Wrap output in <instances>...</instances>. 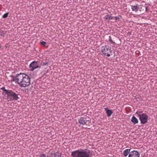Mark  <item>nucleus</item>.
Returning a JSON list of instances; mask_svg holds the SVG:
<instances>
[{"instance_id":"9b49d317","label":"nucleus","mask_w":157,"mask_h":157,"mask_svg":"<svg viewBox=\"0 0 157 157\" xmlns=\"http://www.w3.org/2000/svg\"><path fill=\"white\" fill-rule=\"evenodd\" d=\"M105 109L108 117H110L113 113L112 110L109 109L108 108H105Z\"/></svg>"},{"instance_id":"20e7f679","label":"nucleus","mask_w":157,"mask_h":157,"mask_svg":"<svg viewBox=\"0 0 157 157\" xmlns=\"http://www.w3.org/2000/svg\"><path fill=\"white\" fill-rule=\"evenodd\" d=\"M25 77L23 79V80L21 81V82L20 83H19V85L21 87H26L29 86L30 84V78L29 76L26 75H25Z\"/></svg>"},{"instance_id":"a878e982","label":"nucleus","mask_w":157,"mask_h":157,"mask_svg":"<svg viewBox=\"0 0 157 157\" xmlns=\"http://www.w3.org/2000/svg\"><path fill=\"white\" fill-rule=\"evenodd\" d=\"M147 7H145V10H146V12H147Z\"/></svg>"},{"instance_id":"412c9836","label":"nucleus","mask_w":157,"mask_h":157,"mask_svg":"<svg viewBox=\"0 0 157 157\" xmlns=\"http://www.w3.org/2000/svg\"><path fill=\"white\" fill-rule=\"evenodd\" d=\"M5 33H4V31L0 29V35L2 36H3L5 34Z\"/></svg>"},{"instance_id":"f8f14e48","label":"nucleus","mask_w":157,"mask_h":157,"mask_svg":"<svg viewBox=\"0 0 157 157\" xmlns=\"http://www.w3.org/2000/svg\"><path fill=\"white\" fill-rule=\"evenodd\" d=\"M78 122L80 124L84 125V124L86 125V122L84 117H81L78 120Z\"/></svg>"},{"instance_id":"393cba45","label":"nucleus","mask_w":157,"mask_h":157,"mask_svg":"<svg viewBox=\"0 0 157 157\" xmlns=\"http://www.w3.org/2000/svg\"><path fill=\"white\" fill-rule=\"evenodd\" d=\"M5 47H6V49H7V48H9V46L8 45V44H6L5 46Z\"/></svg>"},{"instance_id":"9d476101","label":"nucleus","mask_w":157,"mask_h":157,"mask_svg":"<svg viewBox=\"0 0 157 157\" xmlns=\"http://www.w3.org/2000/svg\"><path fill=\"white\" fill-rule=\"evenodd\" d=\"M131 8L133 11L136 12L140 8V6L137 4H136L135 5H132Z\"/></svg>"},{"instance_id":"423d86ee","label":"nucleus","mask_w":157,"mask_h":157,"mask_svg":"<svg viewBox=\"0 0 157 157\" xmlns=\"http://www.w3.org/2000/svg\"><path fill=\"white\" fill-rule=\"evenodd\" d=\"M101 52L105 56L107 57H109L110 56V54L109 53H111L112 52V50L111 49V48H110L108 46L105 45L104 48L101 50Z\"/></svg>"},{"instance_id":"6e6552de","label":"nucleus","mask_w":157,"mask_h":157,"mask_svg":"<svg viewBox=\"0 0 157 157\" xmlns=\"http://www.w3.org/2000/svg\"><path fill=\"white\" fill-rule=\"evenodd\" d=\"M49 63V60L48 59H47L45 61H43L41 62L39 66L40 68H45V69L47 68L48 67V64Z\"/></svg>"},{"instance_id":"2eb2a0df","label":"nucleus","mask_w":157,"mask_h":157,"mask_svg":"<svg viewBox=\"0 0 157 157\" xmlns=\"http://www.w3.org/2000/svg\"><path fill=\"white\" fill-rule=\"evenodd\" d=\"M105 19L106 20H111L113 18V17L109 14H108L106 15L105 17Z\"/></svg>"},{"instance_id":"4be33fe9","label":"nucleus","mask_w":157,"mask_h":157,"mask_svg":"<svg viewBox=\"0 0 157 157\" xmlns=\"http://www.w3.org/2000/svg\"><path fill=\"white\" fill-rule=\"evenodd\" d=\"M109 41L112 44H115V43L114 42H113L111 39V37L110 36H109Z\"/></svg>"},{"instance_id":"1a4fd4ad","label":"nucleus","mask_w":157,"mask_h":157,"mask_svg":"<svg viewBox=\"0 0 157 157\" xmlns=\"http://www.w3.org/2000/svg\"><path fill=\"white\" fill-rule=\"evenodd\" d=\"M140 154L137 151L134 150L131 151L128 157H139Z\"/></svg>"},{"instance_id":"f03ea898","label":"nucleus","mask_w":157,"mask_h":157,"mask_svg":"<svg viewBox=\"0 0 157 157\" xmlns=\"http://www.w3.org/2000/svg\"><path fill=\"white\" fill-rule=\"evenodd\" d=\"M6 95H7V99L10 101H17L19 99L18 97V94H17L12 90H10Z\"/></svg>"},{"instance_id":"0eeeda50","label":"nucleus","mask_w":157,"mask_h":157,"mask_svg":"<svg viewBox=\"0 0 157 157\" xmlns=\"http://www.w3.org/2000/svg\"><path fill=\"white\" fill-rule=\"evenodd\" d=\"M29 68L32 71H34L37 68H40L37 62L33 61L29 65Z\"/></svg>"},{"instance_id":"cd10ccee","label":"nucleus","mask_w":157,"mask_h":157,"mask_svg":"<svg viewBox=\"0 0 157 157\" xmlns=\"http://www.w3.org/2000/svg\"><path fill=\"white\" fill-rule=\"evenodd\" d=\"M1 44H0V48H1Z\"/></svg>"},{"instance_id":"5701e85b","label":"nucleus","mask_w":157,"mask_h":157,"mask_svg":"<svg viewBox=\"0 0 157 157\" xmlns=\"http://www.w3.org/2000/svg\"><path fill=\"white\" fill-rule=\"evenodd\" d=\"M84 118L85 121L86 122L87 121H89L90 120V117H84Z\"/></svg>"},{"instance_id":"4468645a","label":"nucleus","mask_w":157,"mask_h":157,"mask_svg":"<svg viewBox=\"0 0 157 157\" xmlns=\"http://www.w3.org/2000/svg\"><path fill=\"white\" fill-rule=\"evenodd\" d=\"M131 149H125L123 151V155L125 156H127L130 153L131 151Z\"/></svg>"},{"instance_id":"b1692460","label":"nucleus","mask_w":157,"mask_h":157,"mask_svg":"<svg viewBox=\"0 0 157 157\" xmlns=\"http://www.w3.org/2000/svg\"><path fill=\"white\" fill-rule=\"evenodd\" d=\"M46 157V154H42L40 155V157Z\"/></svg>"},{"instance_id":"aec40b11","label":"nucleus","mask_w":157,"mask_h":157,"mask_svg":"<svg viewBox=\"0 0 157 157\" xmlns=\"http://www.w3.org/2000/svg\"><path fill=\"white\" fill-rule=\"evenodd\" d=\"M121 17V15H119L117 17H115V20L119 21V20L120 18Z\"/></svg>"},{"instance_id":"f257e3e1","label":"nucleus","mask_w":157,"mask_h":157,"mask_svg":"<svg viewBox=\"0 0 157 157\" xmlns=\"http://www.w3.org/2000/svg\"><path fill=\"white\" fill-rule=\"evenodd\" d=\"M71 155L73 157H92L91 151L87 148L81 149L73 151Z\"/></svg>"},{"instance_id":"f3484780","label":"nucleus","mask_w":157,"mask_h":157,"mask_svg":"<svg viewBox=\"0 0 157 157\" xmlns=\"http://www.w3.org/2000/svg\"><path fill=\"white\" fill-rule=\"evenodd\" d=\"M60 155L56 154V153H51V155L50 156V157H61Z\"/></svg>"},{"instance_id":"ddd939ff","label":"nucleus","mask_w":157,"mask_h":157,"mask_svg":"<svg viewBox=\"0 0 157 157\" xmlns=\"http://www.w3.org/2000/svg\"><path fill=\"white\" fill-rule=\"evenodd\" d=\"M131 121L134 124H137L138 123V120L134 116H133L132 118Z\"/></svg>"},{"instance_id":"6ab92c4d","label":"nucleus","mask_w":157,"mask_h":157,"mask_svg":"<svg viewBox=\"0 0 157 157\" xmlns=\"http://www.w3.org/2000/svg\"><path fill=\"white\" fill-rule=\"evenodd\" d=\"M9 14V13L8 12L5 13L3 15L2 17L4 18H7Z\"/></svg>"},{"instance_id":"bb28decb","label":"nucleus","mask_w":157,"mask_h":157,"mask_svg":"<svg viewBox=\"0 0 157 157\" xmlns=\"http://www.w3.org/2000/svg\"><path fill=\"white\" fill-rule=\"evenodd\" d=\"M109 54H110V55H112L113 54H112V52L111 53H109Z\"/></svg>"},{"instance_id":"7ed1b4c3","label":"nucleus","mask_w":157,"mask_h":157,"mask_svg":"<svg viewBox=\"0 0 157 157\" xmlns=\"http://www.w3.org/2000/svg\"><path fill=\"white\" fill-rule=\"evenodd\" d=\"M26 74L23 73H20L18 74L16 76L12 75L11 77L13 78V81H15L16 83H17L19 85V83H20L21 82L22 80H23V79L25 77V76Z\"/></svg>"},{"instance_id":"a211bd4d","label":"nucleus","mask_w":157,"mask_h":157,"mask_svg":"<svg viewBox=\"0 0 157 157\" xmlns=\"http://www.w3.org/2000/svg\"><path fill=\"white\" fill-rule=\"evenodd\" d=\"M40 44L44 46H45L46 47H48V44L46 42H45V41L41 40L40 42Z\"/></svg>"},{"instance_id":"39448f33","label":"nucleus","mask_w":157,"mask_h":157,"mask_svg":"<svg viewBox=\"0 0 157 157\" xmlns=\"http://www.w3.org/2000/svg\"><path fill=\"white\" fill-rule=\"evenodd\" d=\"M139 117V119L141 123L144 124L147 122L148 117L146 113L139 114L137 112L136 113Z\"/></svg>"},{"instance_id":"dca6fc26","label":"nucleus","mask_w":157,"mask_h":157,"mask_svg":"<svg viewBox=\"0 0 157 157\" xmlns=\"http://www.w3.org/2000/svg\"><path fill=\"white\" fill-rule=\"evenodd\" d=\"M1 89L3 91H4L5 92V95H6V94L8 93V91L10 90H6L5 89V86L3 87L2 88H1Z\"/></svg>"},{"instance_id":"c85d7f7f","label":"nucleus","mask_w":157,"mask_h":157,"mask_svg":"<svg viewBox=\"0 0 157 157\" xmlns=\"http://www.w3.org/2000/svg\"><path fill=\"white\" fill-rule=\"evenodd\" d=\"M16 93H18L17 91H16Z\"/></svg>"}]
</instances>
